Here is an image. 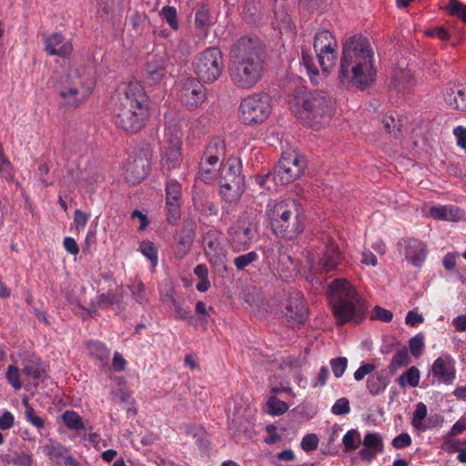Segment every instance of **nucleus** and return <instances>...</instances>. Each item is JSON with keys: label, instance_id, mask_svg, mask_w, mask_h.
Returning <instances> with one entry per match:
<instances>
[{"label": "nucleus", "instance_id": "f257e3e1", "mask_svg": "<svg viewBox=\"0 0 466 466\" xmlns=\"http://www.w3.org/2000/svg\"><path fill=\"white\" fill-rule=\"evenodd\" d=\"M265 71V46L255 35H243L229 54V77L240 89H251L262 79Z\"/></svg>", "mask_w": 466, "mask_h": 466}, {"label": "nucleus", "instance_id": "f03ea898", "mask_svg": "<svg viewBox=\"0 0 466 466\" xmlns=\"http://www.w3.org/2000/svg\"><path fill=\"white\" fill-rule=\"evenodd\" d=\"M376 78L374 52L369 40L354 35L343 45L339 80L346 87L365 90Z\"/></svg>", "mask_w": 466, "mask_h": 466}, {"label": "nucleus", "instance_id": "7ed1b4c3", "mask_svg": "<svg viewBox=\"0 0 466 466\" xmlns=\"http://www.w3.org/2000/svg\"><path fill=\"white\" fill-rule=\"evenodd\" d=\"M328 292L338 325L362 322L368 309L366 301L348 280L342 279L333 280L329 285Z\"/></svg>", "mask_w": 466, "mask_h": 466}, {"label": "nucleus", "instance_id": "20e7f679", "mask_svg": "<svg viewBox=\"0 0 466 466\" xmlns=\"http://www.w3.org/2000/svg\"><path fill=\"white\" fill-rule=\"evenodd\" d=\"M266 217L274 234L279 238L293 239L304 230V215L293 198L268 201Z\"/></svg>", "mask_w": 466, "mask_h": 466}, {"label": "nucleus", "instance_id": "39448f33", "mask_svg": "<svg viewBox=\"0 0 466 466\" xmlns=\"http://www.w3.org/2000/svg\"><path fill=\"white\" fill-rule=\"evenodd\" d=\"M314 51L321 67L320 74L309 53L302 49L301 59L310 82L320 86L335 67L338 59L339 45L335 36L329 30L319 31L314 36Z\"/></svg>", "mask_w": 466, "mask_h": 466}, {"label": "nucleus", "instance_id": "423d86ee", "mask_svg": "<svg viewBox=\"0 0 466 466\" xmlns=\"http://www.w3.org/2000/svg\"><path fill=\"white\" fill-rule=\"evenodd\" d=\"M95 85L91 71L75 69L60 78L56 90L66 106L76 108L92 94Z\"/></svg>", "mask_w": 466, "mask_h": 466}, {"label": "nucleus", "instance_id": "0eeeda50", "mask_svg": "<svg viewBox=\"0 0 466 466\" xmlns=\"http://www.w3.org/2000/svg\"><path fill=\"white\" fill-rule=\"evenodd\" d=\"M296 114L307 125L319 129L330 121L334 114L333 102L323 91H314L304 98L302 109Z\"/></svg>", "mask_w": 466, "mask_h": 466}, {"label": "nucleus", "instance_id": "6e6552de", "mask_svg": "<svg viewBox=\"0 0 466 466\" xmlns=\"http://www.w3.org/2000/svg\"><path fill=\"white\" fill-rule=\"evenodd\" d=\"M271 111V98L264 92L248 96L239 106L240 118L246 125L263 123L270 116Z\"/></svg>", "mask_w": 466, "mask_h": 466}, {"label": "nucleus", "instance_id": "1a4fd4ad", "mask_svg": "<svg viewBox=\"0 0 466 466\" xmlns=\"http://www.w3.org/2000/svg\"><path fill=\"white\" fill-rule=\"evenodd\" d=\"M193 69L201 81L207 83L216 81L224 69L221 51L216 47L207 48L195 57Z\"/></svg>", "mask_w": 466, "mask_h": 466}, {"label": "nucleus", "instance_id": "9d476101", "mask_svg": "<svg viewBox=\"0 0 466 466\" xmlns=\"http://www.w3.org/2000/svg\"><path fill=\"white\" fill-rule=\"evenodd\" d=\"M112 117L119 129L126 133H137L144 127L148 117V106L114 105Z\"/></svg>", "mask_w": 466, "mask_h": 466}, {"label": "nucleus", "instance_id": "9b49d317", "mask_svg": "<svg viewBox=\"0 0 466 466\" xmlns=\"http://www.w3.org/2000/svg\"><path fill=\"white\" fill-rule=\"evenodd\" d=\"M305 161L298 154L285 153L273 172V182L279 185L289 184L298 178L303 173Z\"/></svg>", "mask_w": 466, "mask_h": 466}, {"label": "nucleus", "instance_id": "f8f14e48", "mask_svg": "<svg viewBox=\"0 0 466 466\" xmlns=\"http://www.w3.org/2000/svg\"><path fill=\"white\" fill-rule=\"evenodd\" d=\"M182 136L183 133L177 127L166 128L161 163L168 170L177 168L181 165Z\"/></svg>", "mask_w": 466, "mask_h": 466}, {"label": "nucleus", "instance_id": "ddd939ff", "mask_svg": "<svg viewBox=\"0 0 466 466\" xmlns=\"http://www.w3.org/2000/svg\"><path fill=\"white\" fill-rule=\"evenodd\" d=\"M204 254L208 262L218 268L228 270L227 249L223 235L217 229H210L203 236Z\"/></svg>", "mask_w": 466, "mask_h": 466}, {"label": "nucleus", "instance_id": "4468645a", "mask_svg": "<svg viewBox=\"0 0 466 466\" xmlns=\"http://www.w3.org/2000/svg\"><path fill=\"white\" fill-rule=\"evenodd\" d=\"M308 318V308L304 298L299 293H292L287 299L281 309L280 319L290 328L299 327Z\"/></svg>", "mask_w": 466, "mask_h": 466}, {"label": "nucleus", "instance_id": "2eb2a0df", "mask_svg": "<svg viewBox=\"0 0 466 466\" xmlns=\"http://www.w3.org/2000/svg\"><path fill=\"white\" fill-rule=\"evenodd\" d=\"M114 105L148 106V97L144 86L137 81L124 82L116 90Z\"/></svg>", "mask_w": 466, "mask_h": 466}, {"label": "nucleus", "instance_id": "dca6fc26", "mask_svg": "<svg viewBox=\"0 0 466 466\" xmlns=\"http://www.w3.org/2000/svg\"><path fill=\"white\" fill-rule=\"evenodd\" d=\"M318 256L317 261L313 256H309L307 259L309 270L313 274L328 273L334 270L341 259L339 249L333 242L326 244Z\"/></svg>", "mask_w": 466, "mask_h": 466}, {"label": "nucleus", "instance_id": "f3484780", "mask_svg": "<svg viewBox=\"0 0 466 466\" xmlns=\"http://www.w3.org/2000/svg\"><path fill=\"white\" fill-rule=\"evenodd\" d=\"M229 242L235 252L249 248L255 237V228L250 222H238L228 231Z\"/></svg>", "mask_w": 466, "mask_h": 466}, {"label": "nucleus", "instance_id": "a211bd4d", "mask_svg": "<svg viewBox=\"0 0 466 466\" xmlns=\"http://www.w3.org/2000/svg\"><path fill=\"white\" fill-rule=\"evenodd\" d=\"M180 101L188 109L198 107L206 99L204 86L195 78H187L182 84Z\"/></svg>", "mask_w": 466, "mask_h": 466}, {"label": "nucleus", "instance_id": "6ab92c4d", "mask_svg": "<svg viewBox=\"0 0 466 466\" xmlns=\"http://www.w3.org/2000/svg\"><path fill=\"white\" fill-rule=\"evenodd\" d=\"M166 199L168 209V222L175 224L179 218L180 199L182 196L181 185L174 180L169 179L166 185Z\"/></svg>", "mask_w": 466, "mask_h": 466}, {"label": "nucleus", "instance_id": "aec40b11", "mask_svg": "<svg viewBox=\"0 0 466 466\" xmlns=\"http://www.w3.org/2000/svg\"><path fill=\"white\" fill-rule=\"evenodd\" d=\"M44 45L48 56L68 57L73 52L71 41L66 39L60 33H53L44 37Z\"/></svg>", "mask_w": 466, "mask_h": 466}, {"label": "nucleus", "instance_id": "412c9836", "mask_svg": "<svg viewBox=\"0 0 466 466\" xmlns=\"http://www.w3.org/2000/svg\"><path fill=\"white\" fill-rule=\"evenodd\" d=\"M431 371L440 382L451 384L455 379V361L450 355L441 356L434 360Z\"/></svg>", "mask_w": 466, "mask_h": 466}, {"label": "nucleus", "instance_id": "4be33fe9", "mask_svg": "<svg viewBox=\"0 0 466 466\" xmlns=\"http://www.w3.org/2000/svg\"><path fill=\"white\" fill-rule=\"evenodd\" d=\"M196 238V224L187 222L177 235L175 257L177 259L184 258L191 250Z\"/></svg>", "mask_w": 466, "mask_h": 466}, {"label": "nucleus", "instance_id": "5701e85b", "mask_svg": "<svg viewBox=\"0 0 466 466\" xmlns=\"http://www.w3.org/2000/svg\"><path fill=\"white\" fill-rule=\"evenodd\" d=\"M404 256L405 259L415 267H420L427 257L426 245L418 239L404 240Z\"/></svg>", "mask_w": 466, "mask_h": 466}, {"label": "nucleus", "instance_id": "b1692460", "mask_svg": "<svg viewBox=\"0 0 466 466\" xmlns=\"http://www.w3.org/2000/svg\"><path fill=\"white\" fill-rule=\"evenodd\" d=\"M167 59L164 56H154L147 65V82L151 86L158 85L167 73Z\"/></svg>", "mask_w": 466, "mask_h": 466}, {"label": "nucleus", "instance_id": "393cba45", "mask_svg": "<svg viewBox=\"0 0 466 466\" xmlns=\"http://www.w3.org/2000/svg\"><path fill=\"white\" fill-rule=\"evenodd\" d=\"M219 182L231 185L233 189H238V187H244V177L241 175L240 166L236 160H228L222 167Z\"/></svg>", "mask_w": 466, "mask_h": 466}, {"label": "nucleus", "instance_id": "a878e982", "mask_svg": "<svg viewBox=\"0 0 466 466\" xmlns=\"http://www.w3.org/2000/svg\"><path fill=\"white\" fill-rule=\"evenodd\" d=\"M429 215L434 219L457 222L463 218L464 212L454 205H438L430 208Z\"/></svg>", "mask_w": 466, "mask_h": 466}, {"label": "nucleus", "instance_id": "bb28decb", "mask_svg": "<svg viewBox=\"0 0 466 466\" xmlns=\"http://www.w3.org/2000/svg\"><path fill=\"white\" fill-rule=\"evenodd\" d=\"M22 373L30 383L36 385L45 379L46 370L39 360L35 358L25 360L22 362Z\"/></svg>", "mask_w": 466, "mask_h": 466}, {"label": "nucleus", "instance_id": "cd10ccee", "mask_svg": "<svg viewBox=\"0 0 466 466\" xmlns=\"http://www.w3.org/2000/svg\"><path fill=\"white\" fill-rule=\"evenodd\" d=\"M445 101L452 108L466 111V86H452L445 92Z\"/></svg>", "mask_w": 466, "mask_h": 466}, {"label": "nucleus", "instance_id": "c85d7f7f", "mask_svg": "<svg viewBox=\"0 0 466 466\" xmlns=\"http://www.w3.org/2000/svg\"><path fill=\"white\" fill-rule=\"evenodd\" d=\"M43 452L50 461L59 464L66 453H68V449L57 441L48 439L43 446Z\"/></svg>", "mask_w": 466, "mask_h": 466}, {"label": "nucleus", "instance_id": "c756f323", "mask_svg": "<svg viewBox=\"0 0 466 466\" xmlns=\"http://www.w3.org/2000/svg\"><path fill=\"white\" fill-rule=\"evenodd\" d=\"M86 349L90 357L94 358L101 367L106 366L110 356V350L107 347L97 340H92L86 343Z\"/></svg>", "mask_w": 466, "mask_h": 466}, {"label": "nucleus", "instance_id": "7c9ffc66", "mask_svg": "<svg viewBox=\"0 0 466 466\" xmlns=\"http://www.w3.org/2000/svg\"><path fill=\"white\" fill-rule=\"evenodd\" d=\"M388 384L389 379L382 371H378L368 378L366 386L372 396H377L385 390Z\"/></svg>", "mask_w": 466, "mask_h": 466}, {"label": "nucleus", "instance_id": "2f4dec72", "mask_svg": "<svg viewBox=\"0 0 466 466\" xmlns=\"http://www.w3.org/2000/svg\"><path fill=\"white\" fill-rule=\"evenodd\" d=\"M212 24L209 8L207 5L202 4L195 15V26L201 32L207 33Z\"/></svg>", "mask_w": 466, "mask_h": 466}, {"label": "nucleus", "instance_id": "473e14b6", "mask_svg": "<svg viewBox=\"0 0 466 466\" xmlns=\"http://www.w3.org/2000/svg\"><path fill=\"white\" fill-rule=\"evenodd\" d=\"M420 380V373L417 367L412 366L410 369H408L406 371H404L399 378H398V384L401 388H406L407 386L415 388L419 386Z\"/></svg>", "mask_w": 466, "mask_h": 466}, {"label": "nucleus", "instance_id": "72a5a7b5", "mask_svg": "<svg viewBox=\"0 0 466 466\" xmlns=\"http://www.w3.org/2000/svg\"><path fill=\"white\" fill-rule=\"evenodd\" d=\"M443 9L449 15L455 16L466 25V5L459 0H448Z\"/></svg>", "mask_w": 466, "mask_h": 466}, {"label": "nucleus", "instance_id": "f704fd0d", "mask_svg": "<svg viewBox=\"0 0 466 466\" xmlns=\"http://www.w3.org/2000/svg\"><path fill=\"white\" fill-rule=\"evenodd\" d=\"M22 404L25 407V417L28 423L35 427L38 431L45 427V420L36 414L35 409L31 406L27 399L22 400Z\"/></svg>", "mask_w": 466, "mask_h": 466}, {"label": "nucleus", "instance_id": "c9c22d12", "mask_svg": "<svg viewBox=\"0 0 466 466\" xmlns=\"http://www.w3.org/2000/svg\"><path fill=\"white\" fill-rule=\"evenodd\" d=\"M427 407L423 402L416 404L411 424L419 431H426L429 429V427L423 422V420L427 416Z\"/></svg>", "mask_w": 466, "mask_h": 466}, {"label": "nucleus", "instance_id": "e433bc0d", "mask_svg": "<svg viewBox=\"0 0 466 466\" xmlns=\"http://www.w3.org/2000/svg\"><path fill=\"white\" fill-rule=\"evenodd\" d=\"M61 420L69 430L79 431L85 428L82 418L75 410H66L63 412Z\"/></svg>", "mask_w": 466, "mask_h": 466}, {"label": "nucleus", "instance_id": "4c0bfd02", "mask_svg": "<svg viewBox=\"0 0 466 466\" xmlns=\"http://www.w3.org/2000/svg\"><path fill=\"white\" fill-rule=\"evenodd\" d=\"M410 362V357L406 348L398 350L392 357L389 369L392 374H395L400 368Z\"/></svg>", "mask_w": 466, "mask_h": 466}, {"label": "nucleus", "instance_id": "58836bf2", "mask_svg": "<svg viewBox=\"0 0 466 466\" xmlns=\"http://www.w3.org/2000/svg\"><path fill=\"white\" fill-rule=\"evenodd\" d=\"M219 185L220 194L227 202L238 201L244 192L243 187H238V189H233L231 185L227 184L226 182H219Z\"/></svg>", "mask_w": 466, "mask_h": 466}, {"label": "nucleus", "instance_id": "ea45409f", "mask_svg": "<svg viewBox=\"0 0 466 466\" xmlns=\"http://www.w3.org/2000/svg\"><path fill=\"white\" fill-rule=\"evenodd\" d=\"M22 374L23 373L20 371L19 368L14 364L9 365L6 369L5 379L15 390H20L23 387L21 380Z\"/></svg>", "mask_w": 466, "mask_h": 466}, {"label": "nucleus", "instance_id": "a19ab883", "mask_svg": "<svg viewBox=\"0 0 466 466\" xmlns=\"http://www.w3.org/2000/svg\"><path fill=\"white\" fill-rule=\"evenodd\" d=\"M268 412L272 416H279L289 410V405L285 401L279 400L275 396H271L267 401Z\"/></svg>", "mask_w": 466, "mask_h": 466}, {"label": "nucleus", "instance_id": "79ce46f5", "mask_svg": "<svg viewBox=\"0 0 466 466\" xmlns=\"http://www.w3.org/2000/svg\"><path fill=\"white\" fill-rule=\"evenodd\" d=\"M342 443L347 451L356 450L361 443L360 433L357 430L349 431L343 436Z\"/></svg>", "mask_w": 466, "mask_h": 466}, {"label": "nucleus", "instance_id": "37998d69", "mask_svg": "<svg viewBox=\"0 0 466 466\" xmlns=\"http://www.w3.org/2000/svg\"><path fill=\"white\" fill-rule=\"evenodd\" d=\"M121 298L114 291H108L98 296L96 306L99 309H108L110 306L119 304Z\"/></svg>", "mask_w": 466, "mask_h": 466}, {"label": "nucleus", "instance_id": "c03bdc74", "mask_svg": "<svg viewBox=\"0 0 466 466\" xmlns=\"http://www.w3.org/2000/svg\"><path fill=\"white\" fill-rule=\"evenodd\" d=\"M128 289L132 293L133 299L139 304L144 303L147 300V295L144 284L139 279H133L128 285Z\"/></svg>", "mask_w": 466, "mask_h": 466}, {"label": "nucleus", "instance_id": "a18cd8bd", "mask_svg": "<svg viewBox=\"0 0 466 466\" xmlns=\"http://www.w3.org/2000/svg\"><path fill=\"white\" fill-rule=\"evenodd\" d=\"M362 443L365 447L371 449L377 452H383V441L379 433L370 432L366 434Z\"/></svg>", "mask_w": 466, "mask_h": 466}, {"label": "nucleus", "instance_id": "49530a36", "mask_svg": "<svg viewBox=\"0 0 466 466\" xmlns=\"http://www.w3.org/2000/svg\"><path fill=\"white\" fill-rule=\"evenodd\" d=\"M139 249L141 253L151 261L153 267L157 265V249L153 242L149 240L142 241Z\"/></svg>", "mask_w": 466, "mask_h": 466}, {"label": "nucleus", "instance_id": "de8ad7c7", "mask_svg": "<svg viewBox=\"0 0 466 466\" xmlns=\"http://www.w3.org/2000/svg\"><path fill=\"white\" fill-rule=\"evenodd\" d=\"M258 258V255L255 251H250L248 253L236 257L233 260V263L238 270H243L248 266L256 261Z\"/></svg>", "mask_w": 466, "mask_h": 466}, {"label": "nucleus", "instance_id": "09e8293b", "mask_svg": "<svg viewBox=\"0 0 466 466\" xmlns=\"http://www.w3.org/2000/svg\"><path fill=\"white\" fill-rule=\"evenodd\" d=\"M161 15L173 30L178 29L177 12L174 6H164L161 10Z\"/></svg>", "mask_w": 466, "mask_h": 466}, {"label": "nucleus", "instance_id": "8fccbe9b", "mask_svg": "<svg viewBox=\"0 0 466 466\" xmlns=\"http://www.w3.org/2000/svg\"><path fill=\"white\" fill-rule=\"evenodd\" d=\"M206 152L211 156H218V158H222L225 154V143L220 137H214L208 143Z\"/></svg>", "mask_w": 466, "mask_h": 466}, {"label": "nucleus", "instance_id": "3c124183", "mask_svg": "<svg viewBox=\"0 0 466 466\" xmlns=\"http://www.w3.org/2000/svg\"><path fill=\"white\" fill-rule=\"evenodd\" d=\"M329 364L333 375L339 379L343 376L348 367V359L345 357L333 358L330 360Z\"/></svg>", "mask_w": 466, "mask_h": 466}, {"label": "nucleus", "instance_id": "603ef678", "mask_svg": "<svg viewBox=\"0 0 466 466\" xmlns=\"http://www.w3.org/2000/svg\"><path fill=\"white\" fill-rule=\"evenodd\" d=\"M409 346L411 354L418 358L421 355L424 349V336L420 333L412 337L409 341Z\"/></svg>", "mask_w": 466, "mask_h": 466}, {"label": "nucleus", "instance_id": "864d4df0", "mask_svg": "<svg viewBox=\"0 0 466 466\" xmlns=\"http://www.w3.org/2000/svg\"><path fill=\"white\" fill-rule=\"evenodd\" d=\"M0 175L6 180L12 179L14 176L12 164L4 155L2 147H0Z\"/></svg>", "mask_w": 466, "mask_h": 466}, {"label": "nucleus", "instance_id": "5fc2aeb1", "mask_svg": "<svg viewBox=\"0 0 466 466\" xmlns=\"http://www.w3.org/2000/svg\"><path fill=\"white\" fill-rule=\"evenodd\" d=\"M331 412L334 415H345L350 412V401L347 398L338 399L331 407Z\"/></svg>", "mask_w": 466, "mask_h": 466}, {"label": "nucleus", "instance_id": "6e6d98bb", "mask_svg": "<svg viewBox=\"0 0 466 466\" xmlns=\"http://www.w3.org/2000/svg\"><path fill=\"white\" fill-rule=\"evenodd\" d=\"M425 35L429 37L437 38L442 42L448 41L451 35L444 26H434L425 31Z\"/></svg>", "mask_w": 466, "mask_h": 466}, {"label": "nucleus", "instance_id": "4d7b16f0", "mask_svg": "<svg viewBox=\"0 0 466 466\" xmlns=\"http://www.w3.org/2000/svg\"><path fill=\"white\" fill-rule=\"evenodd\" d=\"M218 170V167L213 166H206L204 167V164L199 163V178L205 182H208L217 176Z\"/></svg>", "mask_w": 466, "mask_h": 466}, {"label": "nucleus", "instance_id": "13d9d810", "mask_svg": "<svg viewBox=\"0 0 466 466\" xmlns=\"http://www.w3.org/2000/svg\"><path fill=\"white\" fill-rule=\"evenodd\" d=\"M319 439L316 434H306L301 441V448L304 451L309 452L318 448Z\"/></svg>", "mask_w": 466, "mask_h": 466}, {"label": "nucleus", "instance_id": "bf43d9fd", "mask_svg": "<svg viewBox=\"0 0 466 466\" xmlns=\"http://www.w3.org/2000/svg\"><path fill=\"white\" fill-rule=\"evenodd\" d=\"M370 318L371 319H378L383 322H390L393 318V314L391 313V311L384 308L376 306L372 310Z\"/></svg>", "mask_w": 466, "mask_h": 466}, {"label": "nucleus", "instance_id": "052dcab7", "mask_svg": "<svg viewBox=\"0 0 466 466\" xmlns=\"http://www.w3.org/2000/svg\"><path fill=\"white\" fill-rule=\"evenodd\" d=\"M133 164L136 165V169L131 170L135 174L134 179L135 181H140L147 175L148 165H146L142 158L135 159Z\"/></svg>", "mask_w": 466, "mask_h": 466}, {"label": "nucleus", "instance_id": "680f3d73", "mask_svg": "<svg viewBox=\"0 0 466 466\" xmlns=\"http://www.w3.org/2000/svg\"><path fill=\"white\" fill-rule=\"evenodd\" d=\"M11 462L15 466H31L33 462L32 455L26 452H15L11 460Z\"/></svg>", "mask_w": 466, "mask_h": 466}, {"label": "nucleus", "instance_id": "e2e57ef3", "mask_svg": "<svg viewBox=\"0 0 466 466\" xmlns=\"http://www.w3.org/2000/svg\"><path fill=\"white\" fill-rule=\"evenodd\" d=\"M410 444H411V438H410V434H408L406 432L399 434L391 441V445L395 449H403V448L410 446Z\"/></svg>", "mask_w": 466, "mask_h": 466}, {"label": "nucleus", "instance_id": "0e129e2a", "mask_svg": "<svg viewBox=\"0 0 466 466\" xmlns=\"http://www.w3.org/2000/svg\"><path fill=\"white\" fill-rule=\"evenodd\" d=\"M88 218L89 216L83 212L82 210L80 209H76L74 213V224H75V227H76V231H80L81 229H83L87 221H88Z\"/></svg>", "mask_w": 466, "mask_h": 466}, {"label": "nucleus", "instance_id": "69168bd1", "mask_svg": "<svg viewBox=\"0 0 466 466\" xmlns=\"http://www.w3.org/2000/svg\"><path fill=\"white\" fill-rule=\"evenodd\" d=\"M15 424V417L14 415L8 411L5 410L0 416V430L7 431L11 429Z\"/></svg>", "mask_w": 466, "mask_h": 466}, {"label": "nucleus", "instance_id": "338daca9", "mask_svg": "<svg viewBox=\"0 0 466 466\" xmlns=\"http://www.w3.org/2000/svg\"><path fill=\"white\" fill-rule=\"evenodd\" d=\"M329 377V370L328 367L322 366L319 370V372L316 380L313 381L312 386L314 388L325 386Z\"/></svg>", "mask_w": 466, "mask_h": 466}, {"label": "nucleus", "instance_id": "774afa93", "mask_svg": "<svg viewBox=\"0 0 466 466\" xmlns=\"http://www.w3.org/2000/svg\"><path fill=\"white\" fill-rule=\"evenodd\" d=\"M375 370V366L371 363L361 365L355 372L354 379L357 381H360L365 376L369 375Z\"/></svg>", "mask_w": 466, "mask_h": 466}]
</instances>
